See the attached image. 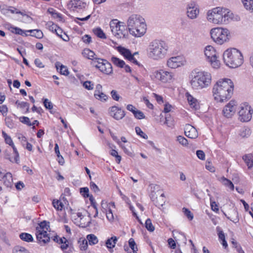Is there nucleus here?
Instances as JSON below:
<instances>
[{
	"mask_svg": "<svg viewBox=\"0 0 253 253\" xmlns=\"http://www.w3.org/2000/svg\"><path fill=\"white\" fill-rule=\"evenodd\" d=\"M48 222L46 221L41 222L39 226L36 227V231L39 232L42 231H45V229L47 230L49 226L48 225Z\"/></svg>",
	"mask_w": 253,
	"mask_h": 253,
	"instance_id": "35",
	"label": "nucleus"
},
{
	"mask_svg": "<svg viewBox=\"0 0 253 253\" xmlns=\"http://www.w3.org/2000/svg\"><path fill=\"white\" fill-rule=\"evenodd\" d=\"M234 84L228 79L219 80L212 88L214 98L217 102H223L231 98L233 91Z\"/></svg>",
	"mask_w": 253,
	"mask_h": 253,
	"instance_id": "1",
	"label": "nucleus"
},
{
	"mask_svg": "<svg viewBox=\"0 0 253 253\" xmlns=\"http://www.w3.org/2000/svg\"><path fill=\"white\" fill-rule=\"evenodd\" d=\"M222 7H216L209 10L207 16L208 20L214 24H221L222 22Z\"/></svg>",
	"mask_w": 253,
	"mask_h": 253,
	"instance_id": "9",
	"label": "nucleus"
},
{
	"mask_svg": "<svg viewBox=\"0 0 253 253\" xmlns=\"http://www.w3.org/2000/svg\"><path fill=\"white\" fill-rule=\"evenodd\" d=\"M18 138L20 141L22 145L24 146L25 144L27 142V140L26 137L23 136L22 134H20L18 135Z\"/></svg>",
	"mask_w": 253,
	"mask_h": 253,
	"instance_id": "61",
	"label": "nucleus"
},
{
	"mask_svg": "<svg viewBox=\"0 0 253 253\" xmlns=\"http://www.w3.org/2000/svg\"><path fill=\"white\" fill-rule=\"evenodd\" d=\"M94 95L96 99L101 101H106L107 99V95L102 91H100L99 93H94Z\"/></svg>",
	"mask_w": 253,
	"mask_h": 253,
	"instance_id": "44",
	"label": "nucleus"
},
{
	"mask_svg": "<svg viewBox=\"0 0 253 253\" xmlns=\"http://www.w3.org/2000/svg\"><path fill=\"white\" fill-rule=\"evenodd\" d=\"M204 52L211 66L215 69L218 68L220 67V62L217 59L216 51L214 47L211 45H208L205 47Z\"/></svg>",
	"mask_w": 253,
	"mask_h": 253,
	"instance_id": "8",
	"label": "nucleus"
},
{
	"mask_svg": "<svg viewBox=\"0 0 253 253\" xmlns=\"http://www.w3.org/2000/svg\"><path fill=\"white\" fill-rule=\"evenodd\" d=\"M253 110L247 103L241 104L239 111V119L242 122L250 121L252 118Z\"/></svg>",
	"mask_w": 253,
	"mask_h": 253,
	"instance_id": "10",
	"label": "nucleus"
},
{
	"mask_svg": "<svg viewBox=\"0 0 253 253\" xmlns=\"http://www.w3.org/2000/svg\"><path fill=\"white\" fill-rule=\"evenodd\" d=\"M83 41L85 43H89L91 42V38L89 35H85L82 37Z\"/></svg>",
	"mask_w": 253,
	"mask_h": 253,
	"instance_id": "63",
	"label": "nucleus"
},
{
	"mask_svg": "<svg viewBox=\"0 0 253 253\" xmlns=\"http://www.w3.org/2000/svg\"><path fill=\"white\" fill-rule=\"evenodd\" d=\"M46 25L48 26L49 30L50 31L54 32V33L55 32V30H56L57 28L58 27V26L57 25L54 24L52 22H48Z\"/></svg>",
	"mask_w": 253,
	"mask_h": 253,
	"instance_id": "55",
	"label": "nucleus"
},
{
	"mask_svg": "<svg viewBox=\"0 0 253 253\" xmlns=\"http://www.w3.org/2000/svg\"><path fill=\"white\" fill-rule=\"evenodd\" d=\"M128 244L129 247L131 249L134 253L137 251V248L136 246L135 242L133 239L130 238L128 241Z\"/></svg>",
	"mask_w": 253,
	"mask_h": 253,
	"instance_id": "50",
	"label": "nucleus"
},
{
	"mask_svg": "<svg viewBox=\"0 0 253 253\" xmlns=\"http://www.w3.org/2000/svg\"><path fill=\"white\" fill-rule=\"evenodd\" d=\"M196 155L198 158L202 160H205V154L203 151L202 150H197L196 152Z\"/></svg>",
	"mask_w": 253,
	"mask_h": 253,
	"instance_id": "62",
	"label": "nucleus"
},
{
	"mask_svg": "<svg viewBox=\"0 0 253 253\" xmlns=\"http://www.w3.org/2000/svg\"><path fill=\"white\" fill-rule=\"evenodd\" d=\"M130 34L135 37H140L144 35L146 31V25L145 23V20L143 23L138 24V26L135 27Z\"/></svg>",
	"mask_w": 253,
	"mask_h": 253,
	"instance_id": "17",
	"label": "nucleus"
},
{
	"mask_svg": "<svg viewBox=\"0 0 253 253\" xmlns=\"http://www.w3.org/2000/svg\"><path fill=\"white\" fill-rule=\"evenodd\" d=\"M67 5L70 9L79 11L84 9L87 4L84 0H71Z\"/></svg>",
	"mask_w": 253,
	"mask_h": 253,
	"instance_id": "13",
	"label": "nucleus"
},
{
	"mask_svg": "<svg viewBox=\"0 0 253 253\" xmlns=\"http://www.w3.org/2000/svg\"><path fill=\"white\" fill-rule=\"evenodd\" d=\"M186 60L182 56L170 57L167 60V66L170 69H176L184 65Z\"/></svg>",
	"mask_w": 253,
	"mask_h": 253,
	"instance_id": "11",
	"label": "nucleus"
},
{
	"mask_svg": "<svg viewBox=\"0 0 253 253\" xmlns=\"http://www.w3.org/2000/svg\"><path fill=\"white\" fill-rule=\"evenodd\" d=\"M208 195L210 196V200L211 210L214 211H218L219 209L218 206L216 202L213 200V197H211L210 194H208Z\"/></svg>",
	"mask_w": 253,
	"mask_h": 253,
	"instance_id": "42",
	"label": "nucleus"
},
{
	"mask_svg": "<svg viewBox=\"0 0 253 253\" xmlns=\"http://www.w3.org/2000/svg\"><path fill=\"white\" fill-rule=\"evenodd\" d=\"M168 46L166 43L160 40H154L150 42L147 51L148 56L154 60L164 58L167 53Z\"/></svg>",
	"mask_w": 253,
	"mask_h": 253,
	"instance_id": "3",
	"label": "nucleus"
},
{
	"mask_svg": "<svg viewBox=\"0 0 253 253\" xmlns=\"http://www.w3.org/2000/svg\"><path fill=\"white\" fill-rule=\"evenodd\" d=\"M36 236L38 241L44 244L48 243L50 240L49 237L48 236L46 231H36Z\"/></svg>",
	"mask_w": 253,
	"mask_h": 253,
	"instance_id": "20",
	"label": "nucleus"
},
{
	"mask_svg": "<svg viewBox=\"0 0 253 253\" xmlns=\"http://www.w3.org/2000/svg\"><path fill=\"white\" fill-rule=\"evenodd\" d=\"M237 103L234 100L230 101L223 109V114L227 118L233 116L236 112Z\"/></svg>",
	"mask_w": 253,
	"mask_h": 253,
	"instance_id": "16",
	"label": "nucleus"
},
{
	"mask_svg": "<svg viewBox=\"0 0 253 253\" xmlns=\"http://www.w3.org/2000/svg\"><path fill=\"white\" fill-rule=\"evenodd\" d=\"M190 79V84L192 88L199 90L210 85L211 76L209 72L194 70L191 73Z\"/></svg>",
	"mask_w": 253,
	"mask_h": 253,
	"instance_id": "2",
	"label": "nucleus"
},
{
	"mask_svg": "<svg viewBox=\"0 0 253 253\" xmlns=\"http://www.w3.org/2000/svg\"><path fill=\"white\" fill-rule=\"evenodd\" d=\"M80 193L84 197H89V189L87 187H83L80 189Z\"/></svg>",
	"mask_w": 253,
	"mask_h": 253,
	"instance_id": "56",
	"label": "nucleus"
},
{
	"mask_svg": "<svg viewBox=\"0 0 253 253\" xmlns=\"http://www.w3.org/2000/svg\"><path fill=\"white\" fill-rule=\"evenodd\" d=\"M199 14L198 6L194 2L189 3L187 6V15L191 19H196Z\"/></svg>",
	"mask_w": 253,
	"mask_h": 253,
	"instance_id": "15",
	"label": "nucleus"
},
{
	"mask_svg": "<svg viewBox=\"0 0 253 253\" xmlns=\"http://www.w3.org/2000/svg\"><path fill=\"white\" fill-rule=\"evenodd\" d=\"M225 64L230 68H235L243 63V56L241 52L236 48L228 49L223 54Z\"/></svg>",
	"mask_w": 253,
	"mask_h": 253,
	"instance_id": "4",
	"label": "nucleus"
},
{
	"mask_svg": "<svg viewBox=\"0 0 253 253\" xmlns=\"http://www.w3.org/2000/svg\"><path fill=\"white\" fill-rule=\"evenodd\" d=\"M118 50L119 52L125 57V58L128 60L133 55L131 54L130 51L129 49L123 47H118Z\"/></svg>",
	"mask_w": 253,
	"mask_h": 253,
	"instance_id": "27",
	"label": "nucleus"
},
{
	"mask_svg": "<svg viewBox=\"0 0 253 253\" xmlns=\"http://www.w3.org/2000/svg\"><path fill=\"white\" fill-rule=\"evenodd\" d=\"M183 211L184 213V214L187 216V217L190 220H192L193 219V215L192 212L189 210L188 209L185 208H183Z\"/></svg>",
	"mask_w": 253,
	"mask_h": 253,
	"instance_id": "52",
	"label": "nucleus"
},
{
	"mask_svg": "<svg viewBox=\"0 0 253 253\" xmlns=\"http://www.w3.org/2000/svg\"><path fill=\"white\" fill-rule=\"evenodd\" d=\"M145 227L150 232H153L155 230V227L152 223L151 220L150 218L146 219L145 221Z\"/></svg>",
	"mask_w": 253,
	"mask_h": 253,
	"instance_id": "40",
	"label": "nucleus"
},
{
	"mask_svg": "<svg viewBox=\"0 0 253 253\" xmlns=\"http://www.w3.org/2000/svg\"><path fill=\"white\" fill-rule=\"evenodd\" d=\"M135 132L136 134L139 135L140 137L147 139L148 136L138 126H136L135 128Z\"/></svg>",
	"mask_w": 253,
	"mask_h": 253,
	"instance_id": "46",
	"label": "nucleus"
},
{
	"mask_svg": "<svg viewBox=\"0 0 253 253\" xmlns=\"http://www.w3.org/2000/svg\"><path fill=\"white\" fill-rule=\"evenodd\" d=\"M177 141L183 146H187L188 144L187 139L181 135H179L177 137Z\"/></svg>",
	"mask_w": 253,
	"mask_h": 253,
	"instance_id": "49",
	"label": "nucleus"
},
{
	"mask_svg": "<svg viewBox=\"0 0 253 253\" xmlns=\"http://www.w3.org/2000/svg\"><path fill=\"white\" fill-rule=\"evenodd\" d=\"M151 77L153 80L163 83H171L174 80V74L173 72L163 70L154 71L152 73Z\"/></svg>",
	"mask_w": 253,
	"mask_h": 253,
	"instance_id": "6",
	"label": "nucleus"
},
{
	"mask_svg": "<svg viewBox=\"0 0 253 253\" xmlns=\"http://www.w3.org/2000/svg\"><path fill=\"white\" fill-rule=\"evenodd\" d=\"M10 151V150H8V149H7L5 152H4V154H5V158L6 159H8V160H9L12 163H14V157H10V155L9 154V151Z\"/></svg>",
	"mask_w": 253,
	"mask_h": 253,
	"instance_id": "60",
	"label": "nucleus"
},
{
	"mask_svg": "<svg viewBox=\"0 0 253 253\" xmlns=\"http://www.w3.org/2000/svg\"><path fill=\"white\" fill-rule=\"evenodd\" d=\"M210 33L211 39L218 44H222L229 39L230 32L227 29L213 28L211 30Z\"/></svg>",
	"mask_w": 253,
	"mask_h": 253,
	"instance_id": "5",
	"label": "nucleus"
},
{
	"mask_svg": "<svg viewBox=\"0 0 253 253\" xmlns=\"http://www.w3.org/2000/svg\"><path fill=\"white\" fill-rule=\"evenodd\" d=\"M5 123L6 126L9 128H13L15 126V124L10 117H6L5 118Z\"/></svg>",
	"mask_w": 253,
	"mask_h": 253,
	"instance_id": "41",
	"label": "nucleus"
},
{
	"mask_svg": "<svg viewBox=\"0 0 253 253\" xmlns=\"http://www.w3.org/2000/svg\"><path fill=\"white\" fill-rule=\"evenodd\" d=\"M94 34L98 38L102 39H106V36L100 28H96L93 30Z\"/></svg>",
	"mask_w": 253,
	"mask_h": 253,
	"instance_id": "34",
	"label": "nucleus"
},
{
	"mask_svg": "<svg viewBox=\"0 0 253 253\" xmlns=\"http://www.w3.org/2000/svg\"><path fill=\"white\" fill-rule=\"evenodd\" d=\"M111 61L115 65L120 68H123L125 65V62L123 60L116 57L113 56L111 58Z\"/></svg>",
	"mask_w": 253,
	"mask_h": 253,
	"instance_id": "33",
	"label": "nucleus"
},
{
	"mask_svg": "<svg viewBox=\"0 0 253 253\" xmlns=\"http://www.w3.org/2000/svg\"><path fill=\"white\" fill-rule=\"evenodd\" d=\"M111 95L112 98L116 101H119L120 98V95L118 94V92L115 90H113L111 92Z\"/></svg>",
	"mask_w": 253,
	"mask_h": 253,
	"instance_id": "58",
	"label": "nucleus"
},
{
	"mask_svg": "<svg viewBox=\"0 0 253 253\" xmlns=\"http://www.w3.org/2000/svg\"><path fill=\"white\" fill-rule=\"evenodd\" d=\"M133 114L134 115V117L137 119L140 120L145 118L144 113L140 110H136L134 112H133Z\"/></svg>",
	"mask_w": 253,
	"mask_h": 253,
	"instance_id": "48",
	"label": "nucleus"
},
{
	"mask_svg": "<svg viewBox=\"0 0 253 253\" xmlns=\"http://www.w3.org/2000/svg\"><path fill=\"white\" fill-rule=\"evenodd\" d=\"M10 146L12 147V148L13 149V153L14 154V163L18 164V162L19 161L18 152L14 144L13 145H11Z\"/></svg>",
	"mask_w": 253,
	"mask_h": 253,
	"instance_id": "45",
	"label": "nucleus"
},
{
	"mask_svg": "<svg viewBox=\"0 0 253 253\" xmlns=\"http://www.w3.org/2000/svg\"><path fill=\"white\" fill-rule=\"evenodd\" d=\"M19 238L24 241L27 242H32L34 239L32 235L27 233H22L19 235Z\"/></svg>",
	"mask_w": 253,
	"mask_h": 253,
	"instance_id": "30",
	"label": "nucleus"
},
{
	"mask_svg": "<svg viewBox=\"0 0 253 253\" xmlns=\"http://www.w3.org/2000/svg\"><path fill=\"white\" fill-rule=\"evenodd\" d=\"M118 144L120 146L126 154L128 156L132 155V152L129 149H127L124 145L122 144L119 140L118 141Z\"/></svg>",
	"mask_w": 253,
	"mask_h": 253,
	"instance_id": "51",
	"label": "nucleus"
},
{
	"mask_svg": "<svg viewBox=\"0 0 253 253\" xmlns=\"http://www.w3.org/2000/svg\"><path fill=\"white\" fill-rule=\"evenodd\" d=\"M233 213H234L236 217L235 218H233L231 216H227L225 213H224L225 215L227 217V218L229 219H230L231 221H233L234 223H236L239 222V219L238 217V212L237 210H233Z\"/></svg>",
	"mask_w": 253,
	"mask_h": 253,
	"instance_id": "47",
	"label": "nucleus"
},
{
	"mask_svg": "<svg viewBox=\"0 0 253 253\" xmlns=\"http://www.w3.org/2000/svg\"><path fill=\"white\" fill-rule=\"evenodd\" d=\"M156 193L152 192L151 194V200L154 202L156 206L160 207L163 206L165 203V195L164 193L161 194V195L158 198L155 197Z\"/></svg>",
	"mask_w": 253,
	"mask_h": 253,
	"instance_id": "19",
	"label": "nucleus"
},
{
	"mask_svg": "<svg viewBox=\"0 0 253 253\" xmlns=\"http://www.w3.org/2000/svg\"><path fill=\"white\" fill-rule=\"evenodd\" d=\"M219 181L225 186L228 187L231 190L233 191L234 189V186L232 181L222 176L220 178Z\"/></svg>",
	"mask_w": 253,
	"mask_h": 253,
	"instance_id": "28",
	"label": "nucleus"
},
{
	"mask_svg": "<svg viewBox=\"0 0 253 253\" xmlns=\"http://www.w3.org/2000/svg\"><path fill=\"white\" fill-rule=\"evenodd\" d=\"M3 184L7 187H11L13 184L12 174L10 172L5 173L4 178L1 181Z\"/></svg>",
	"mask_w": 253,
	"mask_h": 253,
	"instance_id": "25",
	"label": "nucleus"
},
{
	"mask_svg": "<svg viewBox=\"0 0 253 253\" xmlns=\"http://www.w3.org/2000/svg\"><path fill=\"white\" fill-rule=\"evenodd\" d=\"M86 238L90 245H94L96 244L98 242L97 237L94 234H89L87 236Z\"/></svg>",
	"mask_w": 253,
	"mask_h": 253,
	"instance_id": "36",
	"label": "nucleus"
},
{
	"mask_svg": "<svg viewBox=\"0 0 253 253\" xmlns=\"http://www.w3.org/2000/svg\"><path fill=\"white\" fill-rule=\"evenodd\" d=\"M26 32L32 33V36L37 38L41 39L43 37L42 32L40 30H30L26 31Z\"/></svg>",
	"mask_w": 253,
	"mask_h": 253,
	"instance_id": "37",
	"label": "nucleus"
},
{
	"mask_svg": "<svg viewBox=\"0 0 253 253\" xmlns=\"http://www.w3.org/2000/svg\"><path fill=\"white\" fill-rule=\"evenodd\" d=\"M243 159L247 164L249 169L253 166V156L251 154L246 155L243 156Z\"/></svg>",
	"mask_w": 253,
	"mask_h": 253,
	"instance_id": "29",
	"label": "nucleus"
},
{
	"mask_svg": "<svg viewBox=\"0 0 253 253\" xmlns=\"http://www.w3.org/2000/svg\"><path fill=\"white\" fill-rule=\"evenodd\" d=\"M222 24H227L233 18V14L228 9L222 7Z\"/></svg>",
	"mask_w": 253,
	"mask_h": 253,
	"instance_id": "23",
	"label": "nucleus"
},
{
	"mask_svg": "<svg viewBox=\"0 0 253 253\" xmlns=\"http://www.w3.org/2000/svg\"><path fill=\"white\" fill-rule=\"evenodd\" d=\"M184 133L186 136L192 139H195L198 136L197 129L190 125L186 126Z\"/></svg>",
	"mask_w": 253,
	"mask_h": 253,
	"instance_id": "18",
	"label": "nucleus"
},
{
	"mask_svg": "<svg viewBox=\"0 0 253 253\" xmlns=\"http://www.w3.org/2000/svg\"><path fill=\"white\" fill-rule=\"evenodd\" d=\"M12 33H13L15 34L20 35L21 36H27V34L26 33V31H24V30H23L18 27L13 28L12 30Z\"/></svg>",
	"mask_w": 253,
	"mask_h": 253,
	"instance_id": "43",
	"label": "nucleus"
},
{
	"mask_svg": "<svg viewBox=\"0 0 253 253\" xmlns=\"http://www.w3.org/2000/svg\"><path fill=\"white\" fill-rule=\"evenodd\" d=\"M84 87L87 90H92L94 87V84L90 81H85L83 84Z\"/></svg>",
	"mask_w": 253,
	"mask_h": 253,
	"instance_id": "53",
	"label": "nucleus"
},
{
	"mask_svg": "<svg viewBox=\"0 0 253 253\" xmlns=\"http://www.w3.org/2000/svg\"><path fill=\"white\" fill-rule=\"evenodd\" d=\"M118 240V238L116 236H112L106 241L105 246L111 253L113 252V248L115 247Z\"/></svg>",
	"mask_w": 253,
	"mask_h": 253,
	"instance_id": "22",
	"label": "nucleus"
},
{
	"mask_svg": "<svg viewBox=\"0 0 253 253\" xmlns=\"http://www.w3.org/2000/svg\"><path fill=\"white\" fill-rule=\"evenodd\" d=\"M104 61H106V60L96 57L93 59V61H91L90 64L99 70L100 66L101 67V65L103 64Z\"/></svg>",
	"mask_w": 253,
	"mask_h": 253,
	"instance_id": "32",
	"label": "nucleus"
},
{
	"mask_svg": "<svg viewBox=\"0 0 253 253\" xmlns=\"http://www.w3.org/2000/svg\"><path fill=\"white\" fill-rule=\"evenodd\" d=\"M110 27L113 34L117 38H124L127 34L126 27L123 22L117 19L112 20L110 23Z\"/></svg>",
	"mask_w": 253,
	"mask_h": 253,
	"instance_id": "7",
	"label": "nucleus"
},
{
	"mask_svg": "<svg viewBox=\"0 0 253 253\" xmlns=\"http://www.w3.org/2000/svg\"><path fill=\"white\" fill-rule=\"evenodd\" d=\"M20 121L22 123L27 125L29 126H31V123L28 117H22L20 118Z\"/></svg>",
	"mask_w": 253,
	"mask_h": 253,
	"instance_id": "59",
	"label": "nucleus"
},
{
	"mask_svg": "<svg viewBox=\"0 0 253 253\" xmlns=\"http://www.w3.org/2000/svg\"><path fill=\"white\" fill-rule=\"evenodd\" d=\"M245 8L251 12H253V0H242Z\"/></svg>",
	"mask_w": 253,
	"mask_h": 253,
	"instance_id": "31",
	"label": "nucleus"
},
{
	"mask_svg": "<svg viewBox=\"0 0 253 253\" xmlns=\"http://www.w3.org/2000/svg\"><path fill=\"white\" fill-rule=\"evenodd\" d=\"M90 187L91 190L94 191V192H98L99 191L98 187L93 182L90 183Z\"/></svg>",
	"mask_w": 253,
	"mask_h": 253,
	"instance_id": "64",
	"label": "nucleus"
},
{
	"mask_svg": "<svg viewBox=\"0 0 253 253\" xmlns=\"http://www.w3.org/2000/svg\"><path fill=\"white\" fill-rule=\"evenodd\" d=\"M187 97L188 101L191 107L195 110L199 109L200 106L197 100L190 94H188Z\"/></svg>",
	"mask_w": 253,
	"mask_h": 253,
	"instance_id": "24",
	"label": "nucleus"
},
{
	"mask_svg": "<svg viewBox=\"0 0 253 253\" xmlns=\"http://www.w3.org/2000/svg\"><path fill=\"white\" fill-rule=\"evenodd\" d=\"M13 253H30V252L25 248L17 246L14 248Z\"/></svg>",
	"mask_w": 253,
	"mask_h": 253,
	"instance_id": "38",
	"label": "nucleus"
},
{
	"mask_svg": "<svg viewBox=\"0 0 253 253\" xmlns=\"http://www.w3.org/2000/svg\"><path fill=\"white\" fill-rule=\"evenodd\" d=\"M60 67V72L61 74L65 76H67L69 75V72L66 66L63 65H61Z\"/></svg>",
	"mask_w": 253,
	"mask_h": 253,
	"instance_id": "57",
	"label": "nucleus"
},
{
	"mask_svg": "<svg viewBox=\"0 0 253 253\" xmlns=\"http://www.w3.org/2000/svg\"><path fill=\"white\" fill-rule=\"evenodd\" d=\"M109 114L116 120L122 119L126 115L125 112L116 106H113L109 108Z\"/></svg>",
	"mask_w": 253,
	"mask_h": 253,
	"instance_id": "14",
	"label": "nucleus"
},
{
	"mask_svg": "<svg viewBox=\"0 0 253 253\" xmlns=\"http://www.w3.org/2000/svg\"><path fill=\"white\" fill-rule=\"evenodd\" d=\"M144 19L140 15L137 14H132L129 17L127 21V27L129 31V33L133 31L132 29L140 24L143 23Z\"/></svg>",
	"mask_w": 253,
	"mask_h": 253,
	"instance_id": "12",
	"label": "nucleus"
},
{
	"mask_svg": "<svg viewBox=\"0 0 253 253\" xmlns=\"http://www.w3.org/2000/svg\"><path fill=\"white\" fill-rule=\"evenodd\" d=\"M43 103L46 109L51 110L53 108L52 103L48 99H44Z\"/></svg>",
	"mask_w": 253,
	"mask_h": 253,
	"instance_id": "54",
	"label": "nucleus"
},
{
	"mask_svg": "<svg viewBox=\"0 0 253 253\" xmlns=\"http://www.w3.org/2000/svg\"><path fill=\"white\" fill-rule=\"evenodd\" d=\"M103 62L104 63H103V64L101 65V67L100 66L99 70L103 73L106 75H110L112 74L113 72V69L111 63L107 60L104 61Z\"/></svg>",
	"mask_w": 253,
	"mask_h": 253,
	"instance_id": "21",
	"label": "nucleus"
},
{
	"mask_svg": "<svg viewBox=\"0 0 253 253\" xmlns=\"http://www.w3.org/2000/svg\"><path fill=\"white\" fill-rule=\"evenodd\" d=\"M53 206L58 211H61L63 208V204L59 200H53L52 201Z\"/></svg>",
	"mask_w": 253,
	"mask_h": 253,
	"instance_id": "39",
	"label": "nucleus"
},
{
	"mask_svg": "<svg viewBox=\"0 0 253 253\" xmlns=\"http://www.w3.org/2000/svg\"><path fill=\"white\" fill-rule=\"evenodd\" d=\"M82 54L85 58L90 59L92 61L96 57L94 52L88 48L84 49L82 51Z\"/></svg>",
	"mask_w": 253,
	"mask_h": 253,
	"instance_id": "26",
	"label": "nucleus"
}]
</instances>
